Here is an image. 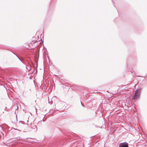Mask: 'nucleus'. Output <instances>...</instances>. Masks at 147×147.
<instances>
[{
	"mask_svg": "<svg viewBox=\"0 0 147 147\" xmlns=\"http://www.w3.org/2000/svg\"><path fill=\"white\" fill-rule=\"evenodd\" d=\"M20 61L22 63H23V60H22L21 59H20Z\"/></svg>",
	"mask_w": 147,
	"mask_h": 147,
	"instance_id": "13",
	"label": "nucleus"
},
{
	"mask_svg": "<svg viewBox=\"0 0 147 147\" xmlns=\"http://www.w3.org/2000/svg\"><path fill=\"white\" fill-rule=\"evenodd\" d=\"M16 56L18 57V59L20 60L21 59L17 55H16Z\"/></svg>",
	"mask_w": 147,
	"mask_h": 147,
	"instance_id": "8",
	"label": "nucleus"
},
{
	"mask_svg": "<svg viewBox=\"0 0 147 147\" xmlns=\"http://www.w3.org/2000/svg\"><path fill=\"white\" fill-rule=\"evenodd\" d=\"M140 95V94L136 92L133 97L132 99L134 100L136 99L139 97Z\"/></svg>",
	"mask_w": 147,
	"mask_h": 147,
	"instance_id": "2",
	"label": "nucleus"
},
{
	"mask_svg": "<svg viewBox=\"0 0 147 147\" xmlns=\"http://www.w3.org/2000/svg\"><path fill=\"white\" fill-rule=\"evenodd\" d=\"M16 56L18 57V59L20 60L21 59L17 55H16Z\"/></svg>",
	"mask_w": 147,
	"mask_h": 147,
	"instance_id": "9",
	"label": "nucleus"
},
{
	"mask_svg": "<svg viewBox=\"0 0 147 147\" xmlns=\"http://www.w3.org/2000/svg\"><path fill=\"white\" fill-rule=\"evenodd\" d=\"M16 56L18 57V59L20 60L21 59L17 55H16Z\"/></svg>",
	"mask_w": 147,
	"mask_h": 147,
	"instance_id": "10",
	"label": "nucleus"
},
{
	"mask_svg": "<svg viewBox=\"0 0 147 147\" xmlns=\"http://www.w3.org/2000/svg\"><path fill=\"white\" fill-rule=\"evenodd\" d=\"M119 147H129L128 144L126 142L121 143L119 144Z\"/></svg>",
	"mask_w": 147,
	"mask_h": 147,
	"instance_id": "1",
	"label": "nucleus"
},
{
	"mask_svg": "<svg viewBox=\"0 0 147 147\" xmlns=\"http://www.w3.org/2000/svg\"><path fill=\"white\" fill-rule=\"evenodd\" d=\"M32 129L35 131L37 130V128L36 126V125H35L33 126L32 127Z\"/></svg>",
	"mask_w": 147,
	"mask_h": 147,
	"instance_id": "4",
	"label": "nucleus"
},
{
	"mask_svg": "<svg viewBox=\"0 0 147 147\" xmlns=\"http://www.w3.org/2000/svg\"><path fill=\"white\" fill-rule=\"evenodd\" d=\"M6 111H8V110L7 109V108L6 107H5V109H4Z\"/></svg>",
	"mask_w": 147,
	"mask_h": 147,
	"instance_id": "5",
	"label": "nucleus"
},
{
	"mask_svg": "<svg viewBox=\"0 0 147 147\" xmlns=\"http://www.w3.org/2000/svg\"><path fill=\"white\" fill-rule=\"evenodd\" d=\"M138 77H142V76H137Z\"/></svg>",
	"mask_w": 147,
	"mask_h": 147,
	"instance_id": "14",
	"label": "nucleus"
},
{
	"mask_svg": "<svg viewBox=\"0 0 147 147\" xmlns=\"http://www.w3.org/2000/svg\"><path fill=\"white\" fill-rule=\"evenodd\" d=\"M29 138H27V139H29Z\"/></svg>",
	"mask_w": 147,
	"mask_h": 147,
	"instance_id": "15",
	"label": "nucleus"
},
{
	"mask_svg": "<svg viewBox=\"0 0 147 147\" xmlns=\"http://www.w3.org/2000/svg\"><path fill=\"white\" fill-rule=\"evenodd\" d=\"M53 109H51L50 110V112H51L52 111H53Z\"/></svg>",
	"mask_w": 147,
	"mask_h": 147,
	"instance_id": "7",
	"label": "nucleus"
},
{
	"mask_svg": "<svg viewBox=\"0 0 147 147\" xmlns=\"http://www.w3.org/2000/svg\"><path fill=\"white\" fill-rule=\"evenodd\" d=\"M38 45H36L35 46V47H38Z\"/></svg>",
	"mask_w": 147,
	"mask_h": 147,
	"instance_id": "12",
	"label": "nucleus"
},
{
	"mask_svg": "<svg viewBox=\"0 0 147 147\" xmlns=\"http://www.w3.org/2000/svg\"><path fill=\"white\" fill-rule=\"evenodd\" d=\"M142 88H140L138 89L137 90L136 92L140 94V92L142 90Z\"/></svg>",
	"mask_w": 147,
	"mask_h": 147,
	"instance_id": "3",
	"label": "nucleus"
},
{
	"mask_svg": "<svg viewBox=\"0 0 147 147\" xmlns=\"http://www.w3.org/2000/svg\"><path fill=\"white\" fill-rule=\"evenodd\" d=\"M37 42V41H36L34 42H33V43H34V44H36Z\"/></svg>",
	"mask_w": 147,
	"mask_h": 147,
	"instance_id": "6",
	"label": "nucleus"
},
{
	"mask_svg": "<svg viewBox=\"0 0 147 147\" xmlns=\"http://www.w3.org/2000/svg\"><path fill=\"white\" fill-rule=\"evenodd\" d=\"M81 104H82V106L84 107H85V106L83 105H82V102H81Z\"/></svg>",
	"mask_w": 147,
	"mask_h": 147,
	"instance_id": "11",
	"label": "nucleus"
}]
</instances>
